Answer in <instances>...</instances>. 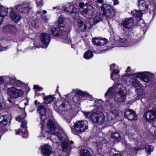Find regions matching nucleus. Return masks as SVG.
<instances>
[{
  "instance_id": "8",
  "label": "nucleus",
  "mask_w": 156,
  "mask_h": 156,
  "mask_svg": "<svg viewBox=\"0 0 156 156\" xmlns=\"http://www.w3.org/2000/svg\"><path fill=\"white\" fill-rule=\"evenodd\" d=\"M79 6L80 8H83L84 9L83 11V14L84 16L86 17L87 16V14L90 15L92 14L95 7L94 5H89L87 6L86 4L83 2L80 3Z\"/></svg>"
},
{
  "instance_id": "39",
  "label": "nucleus",
  "mask_w": 156,
  "mask_h": 156,
  "mask_svg": "<svg viewBox=\"0 0 156 156\" xmlns=\"http://www.w3.org/2000/svg\"><path fill=\"white\" fill-rule=\"evenodd\" d=\"M101 9L103 11V13L112 9L111 6L107 4H104L101 7Z\"/></svg>"
},
{
  "instance_id": "30",
  "label": "nucleus",
  "mask_w": 156,
  "mask_h": 156,
  "mask_svg": "<svg viewBox=\"0 0 156 156\" xmlns=\"http://www.w3.org/2000/svg\"><path fill=\"white\" fill-rule=\"evenodd\" d=\"M105 122V117L104 114L102 112L100 113L99 117L98 118L97 123L99 124H102Z\"/></svg>"
},
{
  "instance_id": "59",
  "label": "nucleus",
  "mask_w": 156,
  "mask_h": 156,
  "mask_svg": "<svg viewBox=\"0 0 156 156\" xmlns=\"http://www.w3.org/2000/svg\"><path fill=\"white\" fill-rule=\"evenodd\" d=\"M114 156H122L121 155L118 153L115 154H114Z\"/></svg>"
},
{
  "instance_id": "32",
  "label": "nucleus",
  "mask_w": 156,
  "mask_h": 156,
  "mask_svg": "<svg viewBox=\"0 0 156 156\" xmlns=\"http://www.w3.org/2000/svg\"><path fill=\"white\" fill-rule=\"evenodd\" d=\"M10 79V76H0V85L5 82L8 83H9Z\"/></svg>"
},
{
  "instance_id": "64",
  "label": "nucleus",
  "mask_w": 156,
  "mask_h": 156,
  "mask_svg": "<svg viewBox=\"0 0 156 156\" xmlns=\"http://www.w3.org/2000/svg\"><path fill=\"white\" fill-rule=\"evenodd\" d=\"M42 12L44 14H46L47 13V11L45 10H43Z\"/></svg>"
},
{
  "instance_id": "23",
  "label": "nucleus",
  "mask_w": 156,
  "mask_h": 156,
  "mask_svg": "<svg viewBox=\"0 0 156 156\" xmlns=\"http://www.w3.org/2000/svg\"><path fill=\"white\" fill-rule=\"evenodd\" d=\"M118 42L119 45L121 47H127L131 45L133 43L129 42L125 38H121L119 41Z\"/></svg>"
},
{
  "instance_id": "48",
  "label": "nucleus",
  "mask_w": 156,
  "mask_h": 156,
  "mask_svg": "<svg viewBox=\"0 0 156 156\" xmlns=\"http://www.w3.org/2000/svg\"><path fill=\"white\" fill-rule=\"evenodd\" d=\"M102 141L100 142L97 141V150L98 151L101 150L103 147V143L102 142Z\"/></svg>"
},
{
  "instance_id": "12",
  "label": "nucleus",
  "mask_w": 156,
  "mask_h": 156,
  "mask_svg": "<svg viewBox=\"0 0 156 156\" xmlns=\"http://www.w3.org/2000/svg\"><path fill=\"white\" fill-rule=\"evenodd\" d=\"M22 124L21 125V127L23 128H24V131L23 129L21 130V129H19L18 131L16 132V133L17 135H18L20 133H21L23 134V137L24 138H27L28 137V131L27 130V122L26 120H22L21 122Z\"/></svg>"
},
{
  "instance_id": "40",
  "label": "nucleus",
  "mask_w": 156,
  "mask_h": 156,
  "mask_svg": "<svg viewBox=\"0 0 156 156\" xmlns=\"http://www.w3.org/2000/svg\"><path fill=\"white\" fill-rule=\"evenodd\" d=\"M37 110L41 116H44L46 114V109L44 106L40 105L38 107Z\"/></svg>"
},
{
  "instance_id": "20",
  "label": "nucleus",
  "mask_w": 156,
  "mask_h": 156,
  "mask_svg": "<svg viewBox=\"0 0 156 156\" xmlns=\"http://www.w3.org/2000/svg\"><path fill=\"white\" fill-rule=\"evenodd\" d=\"M147 120H153L156 118V111L154 110L148 111L145 113Z\"/></svg>"
},
{
  "instance_id": "22",
  "label": "nucleus",
  "mask_w": 156,
  "mask_h": 156,
  "mask_svg": "<svg viewBox=\"0 0 156 156\" xmlns=\"http://www.w3.org/2000/svg\"><path fill=\"white\" fill-rule=\"evenodd\" d=\"M116 11L114 9L108 11L103 13L104 16H105L108 20L112 18L115 15Z\"/></svg>"
},
{
  "instance_id": "10",
  "label": "nucleus",
  "mask_w": 156,
  "mask_h": 156,
  "mask_svg": "<svg viewBox=\"0 0 156 156\" xmlns=\"http://www.w3.org/2000/svg\"><path fill=\"white\" fill-rule=\"evenodd\" d=\"M41 152L43 156H50L53 153L51 147L48 144H45L40 147Z\"/></svg>"
},
{
  "instance_id": "33",
  "label": "nucleus",
  "mask_w": 156,
  "mask_h": 156,
  "mask_svg": "<svg viewBox=\"0 0 156 156\" xmlns=\"http://www.w3.org/2000/svg\"><path fill=\"white\" fill-rule=\"evenodd\" d=\"M111 137L113 138L115 142H119L121 140V137L119 134L116 132H113L111 134Z\"/></svg>"
},
{
  "instance_id": "58",
  "label": "nucleus",
  "mask_w": 156,
  "mask_h": 156,
  "mask_svg": "<svg viewBox=\"0 0 156 156\" xmlns=\"http://www.w3.org/2000/svg\"><path fill=\"white\" fill-rule=\"evenodd\" d=\"M97 2L98 3L102 4L103 2V0H97Z\"/></svg>"
},
{
  "instance_id": "44",
  "label": "nucleus",
  "mask_w": 156,
  "mask_h": 156,
  "mask_svg": "<svg viewBox=\"0 0 156 156\" xmlns=\"http://www.w3.org/2000/svg\"><path fill=\"white\" fill-rule=\"evenodd\" d=\"M64 20V18L62 16H60L58 20V26L60 27H64L63 24Z\"/></svg>"
},
{
  "instance_id": "15",
  "label": "nucleus",
  "mask_w": 156,
  "mask_h": 156,
  "mask_svg": "<svg viewBox=\"0 0 156 156\" xmlns=\"http://www.w3.org/2000/svg\"><path fill=\"white\" fill-rule=\"evenodd\" d=\"M71 107L69 102L65 101L60 105L58 107V109L59 111L64 112L71 110Z\"/></svg>"
},
{
  "instance_id": "21",
  "label": "nucleus",
  "mask_w": 156,
  "mask_h": 156,
  "mask_svg": "<svg viewBox=\"0 0 156 156\" xmlns=\"http://www.w3.org/2000/svg\"><path fill=\"white\" fill-rule=\"evenodd\" d=\"M59 27L58 26L57 27L52 26L50 27L49 30L51 31L54 36H60L62 35V29H60Z\"/></svg>"
},
{
  "instance_id": "43",
  "label": "nucleus",
  "mask_w": 156,
  "mask_h": 156,
  "mask_svg": "<svg viewBox=\"0 0 156 156\" xmlns=\"http://www.w3.org/2000/svg\"><path fill=\"white\" fill-rule=\"evenodd\" d=\"M90 155V151L87 149H83L80 152V156H89Z\"/></svg>"
},
{
  "instance_id": "34",
  "label": "nucleus",
  "mask_w": 156,
  "mask_h": 156,
  "mask_svg": "<svg viewBox=\"0 0 156 156\" xmlns=\"http://www.w3.org/2000/svg\"><path fill=\"white\" fill-rule=\"evenodd\" d=\"M130 82L137 89L140 87V84L139 81L137 80L136 78H131L129 80Z\"/></svg>"
},
{
  "instance_id": "1",
  "label": "nucleus",
  "mask_w": 156,
  "mask_h": 156,
  "mask_svg": "<svg viewBox=\"0 0 156 156\" xmlns=\"http://www.w3.org/2000/svg\"><path fill=\"white\" fill-rule=\"evenodd\" d=\"M122 85L120 83L115 84L113 87L108 88L105 97L108 99L112 98L115 95V99L118 101H123L126 98V94L123 91Z\"/></svg>"
},
{
  "instance_id": "63",
  "label": "nucleus",
  "mask_w": 156,
  "mask_h": 156,
  "mask_svg": "<svg viewBox=\"0 0 156 156\" xmlns=\"http://www.w3.org/2000/svg\"><path fill=\"white\" fill-rule=\"evenodd\" d=\"M114 64H112L110 66V69H111L114 66Z\"/></svg>"
},
{
  "instance_id": "53",
  "label": "nucleus",
  "mask_w": 156,
  "mask_h": 156,
  "mask_svg": "<svg viewBox=\"0 0 156 156\" xmlns=\"http://www.w3.org/2000/svg\"><path fill=\"white\" fill-rule=\"evenodd\" d=\"M41 122L40 124L41 125V128L42 130H43V125L44 124V122L42 120V118L41 117Z\"/></svg>"
},
{
  "instance_id": "55",
  "label": "nucleus",
  "mask_w": 156,
  "mask_h": 156,
  "mask_svg": "<svg viewBox=\"0 0 156 156\" xmlns=\"http://www.w3.org/2000/svg\"><path fill=\"white\" fill-rule=\"evenodd\" d=\"M56 9L57 10H62L61 9H62V7L60 8V7H59L58 6H57L56 7H54L53 8V9Z\"/></svg>"
},
{
  "instance_id": "26",
  "label": "nucleus",
  "mask_w": 156,
  "mask_h": 156,
  "mask_svg": "<svg viewBox=\"0 0 156 156\" xmlns=\"http://www.w3.org/2000/svg\"><path fill=\"white\" fill-rule=\"evenodd\" d=\"M57 123L52 120H49L47 123L48 128L51 130H54L56 127Z\"/></svg>"
},
{
  "instance_id": "42",
  "label": "nucleus",
  "mask_w": 156,
  "mask_h": 156,
  "mask_svg": "<svg viewBox=\"0 0 156 156\" xmlns=\"http://www.w3.org/2000/svg\"><path fill=\"white\" fill-rule=\"evenodd\" d=\"M45 103L48 104L52 101L54 99V97L51 95L45 96L43 98Z\"/></svg>"
},
{
  "instance_id": "38",
  "label": "nucleus",
  "mask_w": 156,
  "mask_h": 156,
  "mask_svg": "<svg viewBox=\"0 0 156 156\" xmlns=\"http://www.w3.org/2000/svg\"><path fill=\"white\" fill-rule=\"evenodd\" d=\"M43 0H40V1H37L36 2V3L37 7L38 8H39V9H38L37 12V14H40L41 13V7L43 5Z\"/></svg>"
},
{
  "instance_id": "3",
  "label": "nucleus",
  "mask_w": 156,
  "mask_h": 156,
  "mask_svg": "<svg viewBox=\"0 0 156 156\" xmlns=\"http://www.w3.org/2000/svg\"><path fill=\"white\" fill-rule=\"evenodd\" d=\"M88 128V122L86 120L79 121L71 127L72 132L76 135L84 132Z\"/></svg>"
},
{
  "instance_id": "49",
  "label": "nucleus",
  "mask_w": 156,
  "mask_h": 156,
  "mask_svg": "<svg viewBox=\"0 0 156 156\" xmlns=\"http://www.w3.org/2000/svg\"><path fill=\"white\" fill-rule=\"evenodd\" d=\"M83 113L84 115L87 118H88L89 119L91 120V117L92 113L90 112H83Z\"/></svg>"
},
{
  "instance_id": "17",
  "label": "nucleus",
  "mask_w": 156,
  "mask_h": 156,
  "mask_svg": "<svg viewBox=\"0 0 156 156\" xmlns=\"http://www.w3.org/2000/svg\"><path fill=\"white\" fill-rule=\"evenodd\" d=\"M138 5L139 10L144 13L148 9V5L144 0H138Z\"/></svg>"
},
{
  "instance_id": "62",
  "label": "nucleus",
  "mask_w": 156,
  "mask_h": 156,
  "mask_svg": "<svg viewBox=\"0 0 156 156\" xmlns=\"http://www.w3.org/2000/svg\"><path fill=\"white\" fill-rule=\"evenodd\" d=\"M94 156H101V155L99 154H95Z\"/></svg>"
},
{
  "instance_id": "54",
  "label": "nucleus",
  "mask_w": 156,
  "mask_h": 156,
  "mask_svg": "<svg viewBox=\"0 0 156 156\" xmlns=\"http://www.w3.org/2000/svg\"><path fill=\"white\" fill-rule=\"evenodd\" d=\"M125 145H126V148H127L128 149H131V147H130V144L126 143Z\"/></svg>"
},
{
  "instance_id": "25",
  "label": "nucleus",
  "mask_w": 156,
  "mask_h": 156,
  "mask_svg": "<svg viewBox=\"0 0 156 156\" xmlns=\"http://www.w3.org/2000/svg\"><path fill=\"white\" fill-rule=\"evenodd\" d=\"M5 30L10 34H13L17 31L16 27L11 24H9L4 28Z\"/></svg>"
},
{
  "instance_id": "19",
  "label": "nucleus",
  "mask_w": 156,
  "mask_h": 156,
  "mask_svg": "<svg viewBox=\"0 0 156 156\" xmlns=\"http://www.w3.org/2000/svg\"><path fill=\"white\" fill-rule=\"evenodd\" d=\"M107 116L108 119L112 120H116L118 118V112L115 110L109 111L108 112Z\"/></svg>"
},
{
  "instance_id": "24",
  "label": "nucleus",
  "mask_w": 156,
  "mask_h": 156,
  "mask_svg": "<svg viewBox=\"0 0 156 156\" xmlns=\"http://www.w3.org/2000/svg\"><path fill=\"white\" fill-rule=\"evenodd\" d=\"M9 83L20 87L22 86L23 84V83L21 81L16 80L14 76H10Z\"/></svg>"
},
{
  "instance_id": "50",
  "label": "nucleus",
  "mask_w": 156,
  "mask_h": 156,
  "mask_svg": "<svg viewBox=\"0 0 156 156\" xmlns=\"http://www.w3.org/2000/svg\"><path fill=\"white\" fill-rule=\"evenodd\" d=\"M119 73V71L117 69H113V73H111V79L113 80V74H118Z\"/></svg>"
},
{
  "instance_id": "2",
  "label": "nucleus",
  "mask_w": 156,
  "mask_h": 156,
  "mask_svg": "<svg viewBox=\"0 0 156 156\" xmlns=\"http://www.w3.org/2000/svg\"><path fill=\"white\" fill-rule=\"evenodd\" d=\"M63 135L64 137L62 136L61 135L59 132H54L52 134L51 137V139L53 140L54 142L55 143L58 142L57 141L58 140L61 141L63 139V141L62 144V147L63 151L65 152L69 149V144H70V146H71V144H73V142L72 141H68V139L66 138V134H63Z\"/></svg>"
},
{
  "instance_id": "13",
  "label": "nucleus",
  "mask_w": 156,
  "mask_h": 156,
  "mask_svg": "<svg viewBox=\"0 0 156 156\" xmlns=\"http://www.w3.org/2000/svg\"><path fill=\"white\" fill-rule=\"evenodd\" d=\"M40 36L42 43L47 46L50 43L51 38L50 35L48 33H42Z\"/></svg>"
},
{
  "instance_id": "47",
  "label": "nucleus",
  "mask_w": 156,
  "mask_h": 156,
  "mask_svg": "<svg viewBox=\"0 0 156 156\" xmlns=\"http://www.w3.org/2000/svg\"><path fill=\"white\" fill-rule=\"evenodd\" d=\"M140 25L142 28H144L143 30L144 31V33H145L146 32V29H147V27L145 23L144 22L143 20H139Z\"/></svg>"
},
{
  "instance_id": "35",
  "label": "nucleus",
  "mask_w": 156,
  "mask_h": 156,
  "mask_svg": "<svg viewBox=\"0 0 156 156\" xmlns=\"http://www.w3.org/2000/svg\"><path fill=\"white\" fill-rule=\"evenodd\" d=\"M144 13L142 11L140 12L136 10L131 12V13L133 16L136 17H139V20H140V17H141L142 14Z\"/></svg>"
},
{
  "instance_id": "41",
  "label": "nucleus",
  "mask_w": 156,
  "mask_h": 156,
  "mask_svg": "<svg viewBox=\"0 0 156 156\" xmlns=\"http://www.w3.org/2000/svg\"><path fill=\"white\" fill-rule=\"evenodd\" d=\"M26 113L24 112L22 113H20L19 116L16 118V119L19 122H21L22 121L26 118Z\"/></svg>"
},
{
  "instance_id": "36",
  "label": "nucleus",
  "mask_w": 156,
  "mask_h": 156,
  "mask_svg": "<svg viewBox=\"0 0 156 156\" xmlns=\"http://www.w3.org/2000/svg\"><path fill=\"white\" fill-rule=\"evenodd\" d=\"M76 93L77 94V97H85L88 96L89 95L88 93L86 92L80 90H76Z\"/></svg>"
},
{
  "instance_id": "6",
  "label": "nucleus",
  "mask_w": 156,
  "mask_h": 156,
  "mask_svg": "<svg viewBox=\"0 0 156 156\" xmlns=\"http://www.w3.org/2000/svg\"><path fill=\"white\" fill-rule=\"evenodd\" d=\"M95 103L97 108L100 111H97L92 113L90 120L94 123H97L98 118L99 117L100 113L101 112L100 111H103L104 110V108L102 106L103 102L101 101H100L98 103V101H96Z\"/></svg>"
},
{
  "instance_id": "51",
  "label": "nucleus",
  "mask_w": 156,
  "mask_h": 156,
  "mask_svg": "<svg viewBox=\"0 0 156 156\" xmlns=\"http://www.w3.org/2000/svg\"><path fill=\"white\" fill-rule=\"evenodd\" d=\"M41 19L45 22L47 21L48 20V19L46 16L45 15L42 14L41 13Z\"/></svg>"
},
{
  "instance_id": "37",
  "label": "nucleus",
  "mask_w": 156,
  "mask_h": 156,
  "mask_svg": "<svg viewBox=\"0 0 156 156\" xmlns=\"http://www.w3.org/2000/svg\"><path fill=\"white\" fill-rule=\"evenodd\" d=\"M93 56V54L91 51L88 50L85 52L84 54V58L87 59H89L91 58Z\"/></svg>"
},
{
  "instance_id": "9",
  "label": "nucleus",
  "mask_w": 156,
  "mask_h": 156,
  "mask_svg": "<svg viewBox=\"0 0 156 156\" xmlns=\"http://www.w3.org/2000/svg\"><path fill=\"white\" fill-rule=\"evenodd\" d=\"M16 9L15 8L10 7L9 8V15L13 21L17 23L21 19V16L17 12Z\"/></svg>"
},
{
  "instance_id": "46",
  "label": "nucleus",
  "mask_w": 156,
  "mask_h": 156,
  "mask_svg": "<svg viewBox=\"0 0 156 156\" xmlns=\"http://www.w3.org/2000/svg\"><path fill=\"white\" fill-rule=\"evenodd\" d=\"M144 96L143 90L142 89H139L138 91L137 96L136 99H139Z\"/></svg>"
},
{
  "instance_id": "45",
  "label": "nucleus",
  "mask_w": 156,
  "mask_h": 156,
  "mask_svg": "<svg viewBox=\"0 0 156 156\" xmlns=\"http://www.w3.org/2000/svg\"><path fill=\"white\" fill-rule=\"evenodd\" d=\"M146 151L149 154H150L151 152L153 151V147L151 145H147L145 146Z\"/></svg>"
},
{
  "instance_id": "14",
  "label": "nucleus",
  "mask_w": 156,
  "mask_h": 156,
  "mask_svg": "<svg viewBox=\"0 0 156 156\" xmlns=\"http://www.w3.org/2000/svg\"><path fill=\"white\" fill-rule=\"evenodd\" d=\"M62 10H64L70 14L76 12V9L73 4L69 3L66 6L63 5L62 6V9H61Z\"/></svg>"
},
{
  "instance_id": "57",
  "label": "nucleus",
  "mask_w": 156,
  "mask_h": 156,
  "mask_svg": "<svg viewBox=\"0 0 156 156\" xmlns=\"http://www.w3.org/2000/svg\"><path fill=\"white\" fill-rule=\"evenodd\" d=\"M34 88H35V89H38V90H39L40 89L39 87L36 85H34Z\"/></svg>"
},
{
  "instance_id": "56",
  "label": "nucleus",
  "mask_w": 156,
  "mask_h": 156,
  "mask_svg": "<svg viewBox=\"0 0 156 156\" xmlns=\"http://www.w3.org/2000/svg\"><path fill=\"white\" fill-rule=\"evenodd\" d=\"M126 72H131V70H130V66H128L127 67V69L126 70Z\"/></svg>"
},
{
  "instance_id": "18",
  "label": "nucleus",
  "mask_w": 156,
  "mask_h": 156,
  "mask_svg": "<svg viewBox=\"0 0 156 156\" xmlns=\"http://www.w3.org/2000/svg\"><path fill=\"white\" fill-rule=\"evenodd\" d=\"M133 25V19L132 17L126 18L122 23L123 27L128 29L132 27Z\"/></svg>"
},
{
  "instance_id": "27",
  "label": "nucleus",
  "mask_w": 156,
  "mask_h": 156,
  "mask_svg": "<svg viewBox=\"0 0 156 156\" xmlns=\"http://www.w3.org/2000/svg\"><path fill=\"white\" fill-rule=\"evenodd\" d=\"M102 19L101 16L99 13H98L96 16H95L93 19H92V21H93V23L92 24L91 23L90 24L91 26H93L95 25L97 23L101 21Z\"/></svg>"
},
{
  "instance_id": "16",
  "label": "nucleus",
  "mask_w": 156,
  "mask_h": 156,
  "mask_svg": "<svg viewBox=\"0 0 156 156\" xmlns=\"http://www.w3.org/2000/svg\"><path fill=\"white\" fill-rule=\"evenodd\" d=\"M92 41L93 43L95 45L101 46L105 44L108 41L106 38L100 39L99 38L94 37L92 39Z\"/></svg>"
},
{
  "instance_id": "60",
  "label": "nucleus",
  "mask_w": 156,
  "mask_h": 156,
  "mask_svg": "<svg viewBox=\"0 0 156 156\" xmlns=\"http://www.w3.org/2000/svg\"><path fill=\"white\" fill-rule=\"evenodd\" d=\"M8 101L10 103L13 104L14 103V102L12 101L11 99H8Z\"/></svg>"
},
{
  "instance_id": "31",
  "label": "nucleus",
  "mask_w": 156,
  "mask_h": 156,
  "mask_svg": "<svg viewBox=\"0 0 156 156\" xmlns=\"http://www.w3.org/2000/svg\"><path fill=\"white\" fill-rule=\"evenodd\" d=\"M7 115L0 114V123H2L4 125H6L7 124Z\"/></svg>"
},
{
  "instance_id": "28",
  "label": "nucleus",
  "mask_w": 156,
  "mask_h": 156,
  "mask_svg": "<svg viewBox=\"0 0 156 156\" xmlns=\"http://www.w3.org/2000/svg\"><path fill=\"white\" fill-rule=\"evenodd\" d=\"M7 9V8L2 6H0V17H2V19H3V17L7 15L8 12Z\"/></svg>"
},
{
  "instance_id": "11",
  "label": "nucleus",
  "mask_w": 156,
  "mask_h": 156,
  "mask_svg": "<svg viewBox=\"0 0 156 156\" xmlns=\"http://www.w3.org/2000/svg\"><path fill=\"white\" fill-rule=\"evenodd\" d=\"M125 115L128 119L131 121H134L137 119V116L135 112L132 109L126 110L125 113Z\"/></svg>"
},
{
  "instance_id": "5",
  "label": "nucleus",
  "mask_w": 156,
  "mask_h": 156,
  "mask_svg": "<svg viewBox=\"0 0 156 156\" xmlns=\"http://www.w3.org/2000/svg\"><path fill=\"white\" fill-rule=\"evenodd\" d=\"M21 14H26L30 11L31 9L30 2H24L17 5L15 8Z\"/></svg>"
},
{
  "instance_id": "7",
  "label": "nucleus",
  "mask_w": 156,
  "mask_h": 156,
  "mask_svg": "<svg viewBox=\"0 0 156 156\" xmlns=\"http://www.w3.org/2000/svg\"><path fill=\"white\" fill-rule=\"evenodd\" d=\"M136 78H140L142 81L145 82H149L152 80L153 75L149 72H140L137 73Z\"/></svg>"
},
{
  "instance_id": "61",
  "label": "nucleus",
  "mask_w": 156,
  "mask_h": 156,
  "mask_svg": "<svg viewBox=\"0 0 156 156\" xmlns=\"http://www.w3.org/2000/svg\"><path fill=\"white\" fill-rule=\"evenodd\" d=\"M54 156H61V155L57 153H55L54 154Z\"/></svg>"
},
{
  "instance_id": "52",
  "label": "nucleus",
  "mask_w": 156,
  "mask_h": 156,
  "mask_svg": "<svg viewBox=\"0 0 156 156\" xmlns=\"http://www.w3.org/2000/svg\"><path fill=\"white\" fill-rule=\"evenodd\" d=\"M113 5H118L119 3V2L118 1V0H113Z\"/></svg>"
},
{
  "instance_id": "29",
  "label": "nucleus",
  "mask_w": 156,
  "mask_h": 156,
  "mask_svg": "<svg viewBox=\"0 0 156 156\" xmlns=\"http://www.w3.org/2000/svg\"><path fill=\"white\" fill-rule=\"evenodd\" d=\"M79 28L80 30L84 31L87 28V26L82 20H79L77 22Z\"/></svg>"
},
{
  "instance_id": "4",
  "label": "nucleus",
  "mask_w": 156,
  "mask_h": 156,
  "mask_svg": "<svg viewBox=\"0 0 156 156\" xmlns=\"http://www.w3.org/2000/svg\"><path fill=\"white\" fill-rule=\"evenodd\" d=\"M7 92L10 99H15L20 97L24 93L23 91L21 90L17 89L14 87L8 88Z\"/></svg>"
}]
</instances>
